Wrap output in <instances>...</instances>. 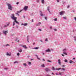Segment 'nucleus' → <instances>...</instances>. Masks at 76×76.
<instances>
[{
    "label": "nucleus",
    "instance_id": "39448f33",
    "mask_svg": "<svg viewBox=\"0 0 76 76\" xmlns=\"http://www.w3.org/2000/svg\"><path fill=\"white\" fill-rule=\"evenodd\" d=\"M45 70L46 72H50V69L46 68L45 69Z\"/></svg>",
    "mask_w": 76,
    "mask_h": 76
},
{
    "label": "nucleus",
    "instance_id": "aec40b11",
    "mask_svg": "<svg viewBox=\"0 0 76 76\" xmlns=\"http://www.w3.org/2000/svg\"><path fill=\"white\" fill-rule=\"evenodd\" d=\"M41 66L42 67H45V66L44 65V64H42V65H41Z\"/></svg>",
    "mask_w": 76,
    "mask_h": 76
},
{
    "label": "nucleus",
    "instance_id": "79ce46f5",
    "mask_svg": "<svg viewBox=\"0 0 76 76\" xmlns=\"http://www.w3.org/2000/svg\"><path fill=\"white\" fill-rule=\"evenodd\" d=\"M28 64H31V62H29L28 63Z\"/></svg>",
    "mask_w": 76,
    "mask_h": 76
},
{
    "label": "nucleus",
    "instance_id": "a19ab883",
    "mask_svg": "<svg viewBox=\"0 0 76 76\" xmlns=\"http://www.w3.org/2000/svg\"><path fill=\"white\" fill-rule=\"evenodd\" d=\"M29 39H28V38H27V42H29Z\"/></svg>",
    "mask_w": 76,
    "mask_h": 76
},
{
    "label": "nucleus",
    "instance_id": "412c9836",
    "mask_svg": "<svg viewBox=\"0 0 76 76\" xmlns=\"http://www.w3.org/2000/svg\"><path fill=\"white\" fill-rule=\"evenodd\" d=\"M60 69H61V68H60L58 69L56 68V70H60Z\"/></svg>",
    "mask_w": 76,
    "mask_h": 76
},
{
    "label": "nucleus",
    "instance_id": "c85d7f7f",
    "mask_svg": "<svg viewBox=\"0 0 76 76\" xmlns=\"http://www.w3.org/2000/svg\"><path fill=\"white\" fill-rule=\"evenodd\" d=\"M23 65H24V66H25V67H26V64H23Z\"/></svg>",
    "mask_w": 76,
    "mask_h": 76
},
{
    "label": "nucleus",
    "instance_id": "0e129e2a",
    "mask_svg": "<svg viewBox=\"0 0 76 76\" xmlns=\"http://www.w3.org/2000/svg\"><path fill=\"white\" fill-rule=\"evenodd\" d=\"M23 17H24V18H25V17L24 16H23Z\"/></svg>",
    "mask_w": 76,
    "mask_h": 76
},
{
    "label": "nucleus",
    "instance_id": "f704fd0d",
    "mask_svg": "<svg viewBox=\"0 0 76 76\" xmlns=\"http://www.w3.org/2000/svg\"><path fill=\"white\" fill-rule=\"evenodd\" d=\"M4 70H7L8 69V68H4Z\"/></svg>",
    "mask_w": 76,
    "mask_h": 76
},
{
    "label": "nucleus",
    "instance_id": "3c124183",
    "mask_svg": "<svg viewBox=\"0 0 76 76\" xmlns=\"http://www.w3.org/2000/svg\"><path fill=\"white\" fill-rule=\"evenodd\" d=\"M18 63V61H15L14 62V64H15V63Z\"/></svg>",
    "mask_w": 76,
    "mask_h": 76
},
{
    "label": "nucleus",
    "instance_id": "6e6d98bb",
    "mask_svg": "<svg viewBox=\"0 0 76 76\" xmlns=\"http://www.w3.org/2000/svg\"><path fill=\"white\" fill-rule=\"evenodd\" d=\"M27 37V38H28V39H29V36L28 35Z\"/></svg>",
    "mask_w": 76,
    "mask_h": 76
},
{
    "label": "nucleus",
    "instance_id": "2eb2a0df",
    "mask_svg": "<svg viewBox=\"0 0 76 76\" xmlns=\"http://www.w3.org/2000/svg\"><path fill=\"white\" fill-rule=\"evenodd\" d=\"M62 73H64V72H60L59 73V75H63V74H62Z\"/></svg>",
    "mask_w": 76,
    "mask_h": 76
},
{
    "label": "nucleus",
    "instance_id": "dca6fc26",
    "mask_svg": "<svg viewBox=\"0 0 76 76\" xmlns=\"http://www.w3.org/2000/svg\"><path fill=\"white\" fill-rule=\"evenodd\" d=\"M70 62H69V63H70V64H72V63H74L73 61H72V60H70Z\"/></svg>",
    "mask_w": 76,
    "mask_h": 76
},
{
    "label": "nucleus",
    "instance_id": "20e7f679",
    "mask_svg": "<svg viewBox=\"0 0 76 76\" xmlns=\"http://www.w3.org/2000/svg\"><path fill=\"white\" fill-rule=\"evenodd\" d=\"M16 21H15V20H14V21L13 22V26H15V22L16 23H18V25H19V22H18L17 20H16Z\"/></svg>",
    "mask_w": 76,
    "mask_h": 76
},
{
    "label": "nucleus",
    "instance_id": "338daca9",
    "mask_svg": "<svg viewBox=\"0 0 76 76\" xmlns=\"http://www.w3.org/2000/svg\"><path fill=\"white\" fill-rule=\"evenodd\" d=\"M17 42H19V40H18V41Z\"/></svg>",
    "mask_w": 76,
    "mask_h": 76
},
{
    "label": "nucleus",
    "instance_id": "7ed1b4c3",
    "mask_svg": "<svg viewBox=\"0 0 76 76\" xmlns=\"http://www.w3.org/2000/svg\"><path fill=\"white\" fill-rule=\"evenodd\" d=\"M67 49H66V48L65 49H64L63 50V54H65V55H66V56L67 55V53H66V51H67Z\"/></svg>",
    "mask_w": 76,
    "mask_h": 76
},
{
    "label": "nucleus",
    "instance_id": "9d476101",
    "mask_svg": "<svg viewBox=\"0 0 76 76\" xmlns=\"http://www.w3.org/2000/svg\"><path fill=\"white\" fill-rule=\"evenodd\" d=\"M21 25H23L25 26H27V25H28V23H25L24 24H23V23H22L21 24Z\"/></svg>",
    "mask_w": 76,
    "mask_h": 76
},
{
    "label": "nucleus",
    "instance_id": "a211bd4d",
    "mask_svg": "<svg viewBox=\"0 0 76 76\" xmlns=\"http://www.w3.org/2000/svg\"><path fill=\"white\" fill-rule=\"evenodd\" d=\"M40 16H43V14H42V12L40 11Z\"/></svg>",
    "mask_w": 76,
    "mask_h": 76
},
{
    "label": "nucleus",
    "instance_id": "a18cd8bd",
    "mask_svg": "<svg viewBox=\"0 0 76 76\" xmlns=\"http://www.w3.org/2000/svg\"><path fill=\"white\" fill-rule=\"evenodd\" d=\"M54 30L55 31H57V29L56 28Z\"/></svg>",
    "mask_w": 76,
    "mask_h": 76
},
{
    "label": "nucleus",
    "instance_id": "e2e57ef3",
    "mask_svg": "<svg viewBox=\"0 0 76 76\" xmlns=\"http://www.w3.org/2000/svg\"><path fill=\"white\" fill-rule=\"evenodd\" d=\"M34 60V59H31V60Z\"/></svg>",
    "mask_w": 76,
    "mask_h": 76
},
{
    "label": "nucleus",
    "instance_id": "2f4dec72",
    "mask_svg": "<svg viewBox=\"0 0 76 76\" xmlns=\"http://www.w3.org/2000/svg\"><path fill=\"white\" fill-rule=\"evenodd\" d=\"M48 62H50V63H51L52 62L49 60H48Z\"/></svg>",
    "mask_w": 76,
    "mask_h": 76
},
{
    "label": "nucleus",
    "instance_id": "4c0bfd02",
    "mask_svg": "<svg viewBox=\"0 0 76 76\" xmlns=\"http://www.w3.org/2000/svg\"><path fill=\"white\" fill-rule=\"evenodd\" d=\"M38 30H39V31H42L41 30V29H40L39 28L38 29Z\"/></svg>",
    "mask_w": 76,
    "mask_h": 76
},
{
    "label": "nucleus",
    "instance_id": "b1692460",
    "mask_svg": "<svg viewBox=\"0 0 76 76\" xmlns=\"http://www.w3.org/2000/svg\"><path fill=\"white\" fill-rule=\"evenodd\" d=\"M36 57H37V59H39V60H40V58H38V56L36 55Z\"/></svg>",
    "mask_w": 76,
    "mask_h": 76
},
{
    "label": "nucleus",
    "instance_id": "bf43d9fd",
    "mask_svg": "<svg viewBox=\"0 0 76 76\" xmlns=\"http://www.w3.org/2000/svg\"><path fill=\"white\" fill-rule=\"evenodd\" d=\"M50 29H52V27H51V26L50 27Z\"/></svg>",
    "mask_w": 76,
    "mask_h": 76
},
{
    "label": "nucleus",
    "instance_id": "bb28decb",
    "mask_svg": "<svg viewBox=\"0 0 76 76\" xmlns=\"http://www.w3.org/2000/svg\"><path fill=\"white\" fill-rule=\"evenodd\" d=\"M52 70H56V69H55V68H54V67H53L52 68Z\"/></svg>",
    "mask_w": 76,
    "mask_h": 76
},
{
    "label": "nucleus",
    "instance_id": "09e8293b",
    "mask_svg": "<svg viewBox=\"0 0 76 76\" xmlns=\"http://www.w3.org/2000/svg\"><path fill=\"white\" fill-rule=\"evenodd\" d=\"M9 24H10V23H9L7 24V26H9Z\"/></svg>",
    "mask_w": 76,
    "mask_h": 76
},
{
    "label": "nucleus",
    "instance_id": "5fc2aeb1",
    "mask_svg": "<svg viewBox=\"0 0 76 76\" xmlns=\"http://www.w3.org/2000/svg\"><path fill=\"white\" fill-rule=\"evenodd\" d=\"M32 22H34V20L33 19L32 20Z\"/></svg>",
    "mask_w": 76,
    "mask_h": 76
},
{
    "label": "nucleus",
    "instance_id": "603ef678",
    "mask_svg": "<svg viewBox=\"0 0 76 76\" xmlns=\"http://www.w3.org/2000/svg\"><path fill=\"white\" fill-rule=\"evenodd\" d=\"M56 75H59L58 74V73H56Z\"/></svg>",
    "mask_w": 76,
    "mask_h": 76
},
{
    "label": "nucleus",
    "instance_id": "8fccbe9b",
    "mask_svg": "<svg viewBox=\"0 0 76 76\" xmlns=\"http://www.w3.org/2000/svg\"><path fill=\"white\" fill-rule=\"evenodd\" d=\"M16 4H19V2H17L16 3Z\"/></svg>",
    "mask_w": 76,
    "mask_h": 76
},
{
    "label": "nucleus",
    "instance_id": "473e14b6",
    "mask_svg": "<svg viewBox=\"0 0 76 76\" xmlns=\"http://www.w3.org/2000/svg\"><path fill=\"white\" fill-rule=\"evenodd\" d=\"M65 62H66V63H67V60L66 59H65Z\"/></svg>",
    "mask_w": 76,
    "mask_h": 76
},
{
    "label": "nucleus",
    "instance_id": "6e6552de",
    "mask_svg": "<svg viewBox=\"0 0 76 76\" xmlns=\"http://www.w3.org/2000/svg\"><path fill=\"white\" fill-rule=\"evenodd\" d=\"M23 48H24L25 49H27L28 48L27 47H26V45H20Z\"/></svg>",
    "mask_w": 76,
    "mask_h": 76
},
{
    "label": "nucleus",
    "instance_id": "4468645a",
    "mask_svg": "<svg viewBox=\"0 0 76 76\" xmlns=\"http://www.w3.org/2000/svg\"><path fill=\"white\" fill-rule=\"evenodd\" d=\"M60 15H63V11L61 12H60Z\"/></svg>",
    "mask_w": 76,
    "mask_h": 76
},
{
    "label": "nucleus",
    "instance_id": "5701e85b",
    "mask_svg": "<svg viewBox=\"0 0 76 76\" xmlns=\"http://www.w3.org/2000/svg\"><path fill=\"white\" fill-rule=\"evenodd\" d=\"M22 11V10H20V11H17V13H20V12H21Z\"/></svg>",
    "mask_w": 76,
    "mask_h": 76
},
{
    "label": "nucleus",
    "instance_id": "c756f323",
    "mask_svg": "<svg viewBox=\"0 0 76 76\" xmlns=\"http://www.w3.org/2000/svg\"><path fill=\"white\" fill-rule=\"evenodd\" d=\"M45 20H47V17H45Z\"/></svg>",
    "mask_w": 76,
    "mask_h": 76
},
{
    "label": "nucleus",
    "instance_id": "de8ad7c7",
    "mask_svg": "<svg viewBox=\"0 0 76 76\" xmlns=\"http://www.w3.org/2000/svg\"><path fill=\"white\" fill-rule=\"evenodd\" d=\"M7 27V25H5L4 26V28H5V27Z\"/></svg>",
    "mask_w": 76,
    "mask_h": 76
},
{
    "label": "nucleus",
    "instance_id": "864d4df0",
    "mask_svg": "<svg viewBox=\"0 0 76 76\" xmlns=\"http://www.w3.org/2000/svg\"><path fill=\"white\" fill-rule=\"evenodd\" d=\"M10 45H9V44H7L6 45V46H8Z\"/></svg>",
    "mask_w": 76,
    "mask_h": 76
},
{
    "label": "nucleus",
    "instance_id": "774afa93",
    "mask_svg": "<svg viewBox=\"0 0 76 76\" xmlns=\"http://www.w3.org/2000/svg\"><path fill=\"white\" fill-rule=\"evenodd\" d=\"M40 41H41V42H42V40H40Z\"/></svg>",
    "mask_w": 76,
    "mask_h": 76
},
{
    "label": "nucleus",
    "instance_id": "c03bdc74",
    "mask_svg": "<svg viewBox=\"0 0 76 76\" xmlns=\"http://www.w3.org/2000/svg\"><path fill=\"white\" fill-rule=\"evenodd\" d=\"M61 55H62V56H63V57H64V54H62Z\"/></svg>",
    "mask_w": 76,
    "mask_h": 76
},
{
    "label": "nucleus",
    "instance_id": "4d7b16f0",
    "mask_svg": "<svg viewBox=\"0 0 76 76\" xmlns=\"http://www.w3.org/2000/svg\"><path fill=\"white\" fill-rule=\"evenodd\" d=\"M36 26H38V24H36Z\"/></svg>",
    "mask_w": 76,
    "mask_h": 76
},
{
    "label": "nucleus",
    "instance_id": "f03ea898",
    "mask_svg": "<svg viewBox=\"0 0 76 76\" xmlns=\"http://www.w3.org/2000/svg\"><path fill=\"white\" fill-rule=\"evenodd\" d=\"M7 6H8V9H10V10H12V7L11 6L10 4H7Z\"/></svg>",
    "mask_w": 76,
    "mask_h": 76
},
{
    "label": "nucleus",
    "instance_id": "13d9d810",
    "mask_svg": "<svg viewBox=\"0 0 76 76\" xmlns=\"http://www.w3.org/2000/svg\"><path fill=\"white\" fill-rule=\"evenodd\" d=\"M42 60H43V61H45V59H42Z\"/></svg>",
    "mask_w": 76,
    "mask_h": 76
},
{
    "label": "nucleus",
    "instance_id": "052dcab7",
    "mask_svg": "<svg viewBox=\"0 0 76 76\" xmlns=\"http://www.w3.org/2000/svg\"><path fill=\"white\" fill-rule=\"evenodd\" d=\"M16 26V28H18V26Z\"/></svg>",
    "mask_w": 76,
    "mask_h": 76
},
{
    "label": "nucleus",
    "instance_id": "cd10ccee",
    "mask_svg": "<svg viewBox=\"0 0 76 76\" xmlns=\"http://www.w3.org/2000/svg\"><path fill=\"white\" fill-rule=\"evenodd\" d=\"M54 20H55V21H57V18L55 19H54Z\"/></svg>",
    "mask_w": 76,
    "mask_h": 76
},
{
    "label": "nucleus",
    "instance_id": "72a5a7b5",
    "mask_svg": "<svg viewBox=\"0 0 76 76\" xmlns=\"http://www.w3.org/2000/svg\"><path fill=\"white\" fill-rule=\"evenodd\" d=\"M63 18L64 19H66V17H64Z\"/></svg>",
    "mask_w": 76,
    "mask_h": 76
},
{
    "label": "nucleus",
    "instance_id": "4be33fe9",
    "mask_svg": "<svg viewBox=\"0 0 76 76\" xmlns=\"http://www.w3.org/2000/svg\"><path fill=\"white\" fill-rule=\"evenodd\" d=\"M42 4H44V0H42Z\"/></svg>",
    "mask_w": 76,
    "mask_h": 76
},
{
    "label": "nucleus",
    "instance_id": "f3484780",
    "mask_svg": "<svg viewBox=\"0 0 76 76\" xmlns=\"http://www.w3.org/2000/svg\"><path fill=\"white\" fill-rule=\"evenodd\" d=\"M18 51L20 53H21L22 51V49H20Z\"/></svg>",
    "mask_w": 76,
    "mask_h": 76
},
{
    "label": "nucleus",
    "instance_id": "c9c22d12",
    "mask_svg": "<svg viewBox=\"0 0 76 76\" xmlns=\"http://www.w3.org/2000/svg\"><path fill=\"white\" fill-rule=\"evenodd\" d=\"M38 25H41V22H39L38 23Z\"/></svg>",
    "mask_w": 76,
    "mask_h": 76
},
{
    "label": "nucleus",
    "instance_id": "680f3d73",
    "mask_svg": "<svg viewBox=\"0 0 76 76\" xmlns=\"http://www.w3.org/2000/svg\"><path fill=\"white\" fill-rule=\"evenodd\" d=\"M62 67H65V66L63 65L62 66Z\"/></svg>",
    "mask_w": 76,
    "mask_h": 76
},
{
    "label": "nucleus",
    "instance_id": "423d86ee",
    "mask_svg": "<svg viewBox=\"0 0 76 76\" xmlns=\"http://www.w3.org/2000/svg\"><path fill=\"white\" fill-rule=\"evenodd\" d=\"M6 33H8V31H3V33L5 34V35H7V34Z\"/></svg>",
    "mask_w": 76,
    "mask_h": 76
},
{
    "label": "nucleus",
    "instance_id": "e433bc0d",
    "mask_svg": "<svg viewBox=\"0 0 76 76\" xmlns=\"http://www.w3.org/2000/svg\"><path fill=\"white\" fill-rule=\"evenodd\" d=\"M39 2V0H37V3H38V2Z\"/></svg>",
    "mask_w": 76,
    "mask_h": 76
},
{
    "label": "nucleus",
    "instance_id": "6ab92c4d",
    "mask_svg": "<svg viewBox=\"0 0 76 76\" xmlns=\"http://www.w3.org/2000/svg\"><path fill=\"white\" fill-rule=\"evenodd\" d=\"M39 48V47H36V48H34V49H35V50H38V49Z\"/></svg>",
    "mask_w": 76,
    "mask_h": 76
},
{
    "label": "nucleus",
    "instance_id": "69168bd1",
    "mask_svg": "<svg viewBox=\"0 0 76 76\" xmlns=\"http://www.w3.org/2000/svg\"><path fill=\"white\" fill-rule=\"evenodd\" d=\"M73 60H75V58H73Z\"/></svg>",
    "mask_w": 76,
    "mask_h": 76
},
{
    "label": "nucleus",
    "instance_id": "9b49d317",
    "mask_svg": "<svg viewBox=\"0 0 76 76\" xmlns=\"http://www.w3.org/2000/svg\"><path fill=\"white\" fill-rule=\"evenodd\" d=\"M11 53L10 52L9 54V53L8 52L7 53V56H11Z\"/></svg>",
    "mask_w": 76,
    "mask_h": 76
},
{
    "label": "nucleus",
    "instance_id": "f257e3e1",
    "mask_svg": "<svg viewBox=\"0 0 76 76\" xmlns=\"http://www.w3.org/2000/svg\"><path fill=\"white\" fill-rule=\"evenodd\" d=\"M11 18L12 19H13L15 20V22H16V20L17 19V17H15V15L14 14H12L11 16Z\"/></svg>",
    "mask_w": 76,
    "mask_h": 76
},
{
    "label": "nucleus",
    "instance_id": "393cba45",
    "mask_svg": "<svg viewBox=\"0 0 76 76\" xmlns=\"http://www.w3.org/2000/svg\"><path fill=\"white\" fill-rule=\"evenodd\" d=\"M74 38L75 41L76 42V37L75 36L74 37Z\"/></svg>",
    "mask_w": 76,
    "mask_h": 76
},
{
    "label": "nucleus",
    "instance_id": "37998d69",
    "mask_svg": "<svg viewBox=\"0 0 76 76\" xmlns=\"http://www.w3.org/2000/svg\"><path fill=\"white\" fill-rule=\"evenodd\" d=\"M56 1H57V2H58V3L59 1H59V0H56Z\"/></svg>",
    "mask_w": 76,
    "mask_h": 76
},
{
    "label": "nucleus",
    "instance_id": "0eeeda50",
    "mask_svg": "<svg viewBox=\"0 0 76 76\" xmlns=\"http://www.w3.org/2000/svg\"><path fill=\"white\" fill-rule=\"evenodd\" d=\"M28 6H25L24 7V10L25 11H26L27 10V9H28Z\"/></svg>",
    "mask_w": 76,
    "mask_h": 76
},
{
    "label": "nucleus",
    "instance_id": "ddd939ff",
    "mask_svg": "<svg viewBox=\"0 0 76 76\" xmlns=\"http://www.w3.org/2000/svg\"><path fill=\"white\" fill-rule=\"evenodd\" d=\"M46 52H50L51 50H50V49H48L47 50H46Z\"/></svg>",
    "mask_w": 76,
    "mask_h": 76
},
{
    "label": "nucleus",
    "instance_id": "f8f14e48",
    "mask_svg": "<svg viewBox=\"0 0 76 76\" xmlns=\"http://www.w3.org/2000/svg\"><path fill=\"white\" fill-rule=\"evenodd\" d=\"M58 63L59 65H61V62L60 61V59L58 60Z\"/></svg>",
    "mask_w": 76,
    "mask_h": 76
},
{
    "label": "nucleus",
    "instance_id": "49530a36",
    "mask_svg": "<svg viewBox=\"0 0 76 76\" xmlns=\"http://www.w3.org/2000/svg\"><path fill=\"white\" fill-rule=\"evenodd\" d=\"M16 15H18V16H19V14H18V13H16Z\"/></svg>",
    "mask_w": 76,
    "mask_h": 76
},
{
    "label": "nucleus",
    "instance_id": "58836bf2",
    "mask_svg": "<svg viewBox=\"0 0 76 76\" xmlns=\"http://www.w3.org/2000/svg\"><path fill=\"white\" fill-rule=\"evenodd\" d=\"M69 7H70V6L69 5H68V6H67V8L68 9H69Z\"/></svg>",
    "mask_w": 76,
    "mask_h": 76
},
{
    "label": "nucleus",
    "instance_id": "7c9ffc66",
    "mask_svg": "<svg viewBox=\"0 0 76 76\" xmlns=\"http://www.w3.org/2000/svg\"><path fill=\"white\" fill-rule=\"evenodd\" d=\"M61 70H64V71H65V69L64 68H61Z\"/></svg>",
    "mask_w": 76,
    "mask_h": 76
},
{
    "label": "nucleus",
    "instance_id": "1a4fd4ad",
    "mask_svg": "<svg viewBox=\"0 0 76 76\" xmlns=\"http://www.w3.org/2000/svg\"><path fill=\"white\" fill-rule=\"evenodd\" d=\"M47 9L48 10V11L49 12L50 14H51V13L50 12V7H48L47 8Z\"/></svg>",
    "mask_w": 76,
    "mask_h": 76
},
{
    "label": "nucleus",
    "instance_id": "a878e982",
    "mask_svg": "<svg viewBox=\"0 0 76 76\" xmlns=\"http://www.w3.org/2000/svg\"><path fill=\"white\" fill-rule=\"evenodd\" d=\"M20 55V54H19V53H18L17 54V56H19Z\"/></svg>",
    "mask_w": 76,
    "mask_h": 76
},
{
    "label": "nucleus",
    "instance_id": "ea45409f",
    "mask_svg": "<svg viewBox=\"0 0 76 76\" xmlns=\"http://www.w3.org/2000/svg\"><path fill=\"white\" fill-rule=\"evenodd\" d=\"M45 41H48V39H46L45 40Z\"/></svg>",
    "mask_w": 76,
    "mask_h": 76
}]
</instances>
